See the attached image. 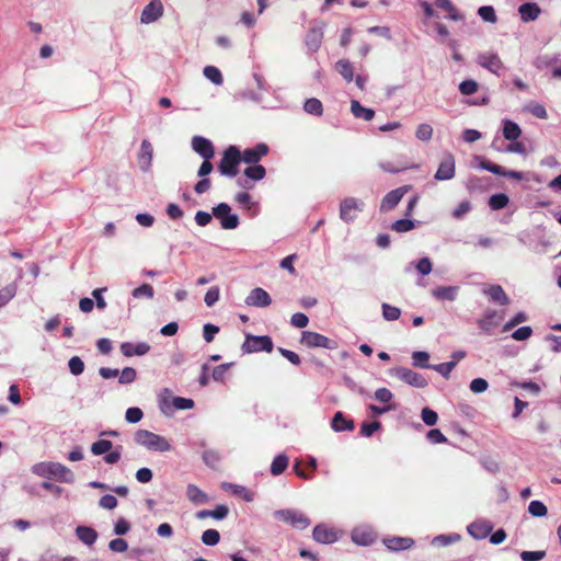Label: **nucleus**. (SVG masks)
<instances>
[{
    "instance_id": "f257e3e1",
    "label": "nucleus",
    "mask_w": 561,
    "mask_h": 561,
    "mask_svg": "<svg viewBox=\"0 0 561 561\" xmlns=\"http://www.w3.org/2000/svg\"><path fill=\"white\" fill-rule=\"evenodd\" d=\"M134 439L137 445L151 451L167 453L172 449L170 440L148 430H138Z\"/></svg>"
},
{
    "instance_id": "f03ea898",
    "label": "nucleus",
    "mask_w": 561,
    "mask_h": 561,
    "mask_svg": "<svg viewBox=\"0 0 561 561\" xmlns=\"http://www.w3.org/2000/svg\"><path fill=\"white\" fill-rule=\"evenodd\" d=\"M33 472L39 477L47 479H57L62 482H73L72 472L58 462H39L33 467Z\"/></svg>"
},
{
    "instance_id": "7ed1b4c3",
    "label": "nucleus",
    "mask_w": 561,
    "mask_h": 561,
    "mask_svg": "<svg viewBox=\"0 0 561 561\" xmlns=\"http://www.w3.org/2000/svg\"><path fill=\"white\" fill-rule=\"evenodd\" d=\"M241 162V152L236 146L228 147L218 163L219 172L225 176H236Z\"/></svg>"
},
{
    "instance_id": "20e7f679",
    "label": "nucleus",
    "mask_w": 561,
    "mask_h": 561,
    "mask_svg": "<svg viewBox=\"0 0 561 561\" xmlns=\"http://www.w3.org/2000/svg\"><path fill=\"white\" fill-rule=\"evenodd\" d=\"M477 62L480 67L486 69L491 73L500 77L504 70L505 65L499 54L493 51L480 53L477 56Z\"/></svg>"
},
{
    "instance_id": "39448f33",
    "label": "nucleus",
    "mask_w": 561,
    "mask_h": 561,
    "mask_svg": "<svg viewBox=\"0 0 561 561\" xmlns=\"http://www.w3.org/2000/svg\"><path fill=\"white\" fill-rule=\"evenodd\" d=\"M342 536V531L327 524H318L312 530V539L320 545L335 543Z\"/></svg>"
},
{
    "instance_id": "423d86ee",
    "label": "nucleus",
    "mask_w": 561,
    "mask_h": 561,
    "mask_svg": "<svg viewBox=\"0 0 561 561\" xmlns=\"http://www.w3.org/2000/svg\"><path fill=\"white\" fill-rule=\"evenodd\" d=\"M242 350L245 353H255L265 351L267 353L273 350L272 339L267 335H247V339L242 345Z\"/></svg>"
},
{
    "instance_id": "0eeeda50",
    "label": "nucleus",
    "mask_w": 561,
    "mask_h": 561,
    "mask_svg": "<svg viewBox=\"0 0 561 561\" xmlns=\"http://www.w3.org/2000/svg\"><path fill=\"white\" fill-rule=\"evenodd\" d=\"M213 215L220 221L224 229H234L239 225V218L231 211V207L226 203L218 204L213 209Z\"/></svg>"
},
{
    "instance_id": "6e6552de",
    "label": "nucleus",
    "mask_w": 561,
    "mask_h": 561,
    "mask_svg": "<svg viewBox=\"0 0 561 561\" xmlns=\"http://www.w3.org/2000/svg\"><path fill=\"white\" fill-rule=\"evenodd\" d=\"M275 517L290 526L305 529L310 525V520L300 512L295 510H279L274 513Z\"/></svg>"
},
{
    "instance_id": "1a4fd4ad",
    "label": "nucleus",
    "mask_w": 561,
    "mask_h": 561,
    "mask_svg": "<svg viewBox=\"0 0 561 561\" xmlns=\"http://www.w3.org/2000/svg\"><path fill=\"white\" fill-rule=\"evenodd\" d=\"M392 374L398 377L403 382L415 387V388H425L427 386V380L420 374L405 368V367H396L392 369Z\"/></svg>"
},
{
    "instance_id": "9d476101",
    "label": "nucleus",
    "mask_w": 561,
    "mask_h": 561,
    "mask_svg": "<svg viewBox=\"0 0 561 561\" xmlns=\"http://www.w3.org/2000/svg\"><path fill=\"white\" fill-rule=\"evenodd\" d=\"M163 12L161 0H150L140 14V22L146 25L154 23L163 15Z\"/></svg>"
},
{
    "instance_id": "9b49d317",
    "label": "nucleus",
    "mask_w": 561,
    "mask_h": 561,
    "mask_svg": "<svg viewBox=\"0 0 561 561\" xmlns=\"http://www.w3.org/2000/svg\"><path fill=\"white\" fill-rule=\"evenodd\" d=\"M363 203L356 198L348 197L341 202L340 217L344 221H353L362 210Z\"/></svg>"
},
{
    "instance_id": "f8f14e48",
    "label": "nucleus",
    "mask_w": 561,
    "mask_h": 561,
    "mask_svg": "<svg viewBox=\"0 0 561 561\" xmlns=\"http://www.w3.org/2000/svg\"><path fill=\"white\" fill-rule=\"evenodd\" d=\"M300 342L310 348H314V347L333 348L331 341L327 336H324L320 333H317V332H312V331H304L301 333Z\"/></svg>"
},
{
    "instance_id": "ddd939ff",
    "label": "nucleus",
    "mask_w": 561,
    "mask_h": 561,
    "mask_svg": "<svg viewBox=\"0 0 561 561\" xmlns=\"http://www.w3.org/2000/svg\"><path fill=\"white\" fill-rule=\"evenodd\" d=\"M468 533L477 540L485 539L493 530V524L486 519H477L468 527Z\"/></svg>"
},
{
    "instance_id": "4468645a",
    "label": "nucleus",
    "mask_w": 561,
    "mask_h": 561,
    "mask_svg": "<svg viewBox=\"0 0 561 561\" xmlns=\"http://www.w3.org/2000/svg\"><path fill=\"white\" fill-rule=\"evenodd\" d=\"M456 172V162L455 158L451 154H446L444 160L440 162L436 173L435 179L437 181H448L455 176Z\"/></svg>"
},
{
    "instance_id": "2eb2a0df",
    "label": "nucleus",
    "mask_w": 561,
    "mask_h": 561,
    "mask_svg": "<svg viewBox=\"0 0 561 561\" xmlns=\"http://www.w3.org/2000/svg\"><path fill=\"white\" fill-rule=\"evenodd\" d=\"M352 541L357 546H368L376 539L374 530L368 526H358L352 530Z\"/></svg>"
},
{
    "instance_id": "dca6fc26",
    "label": "nucleus",
    "mask_w": 561,
    "mask_h": 561,
    "mask_svg": "<svg viewBox=\"0 0 561 561\" xmlns=\"http://www.w3.org/2000/svg\"><path fill=\"white\" fill-rule=\"evenodd\" d=\"M192 147L195 152H197L201 157H203L205 160H210L214 154V146L210 140L201 137L195 136L192 139Z\"/></svg>"
},
{
    "instance_id": "f3484780",
    "label": "nucleus",
    "mask_w": 561,
    "mask_h": 561,
    "mask_svg": "<svg viewBox=\"0 0 561 561\" xmlns=\"http://www.w3.org/2000/svg\"><path fill=\"white\" fill-rule=\"evenodd\" d=\"M268 147L265 144H257L253 148L245 149L241 153V161L248 164H257L259 160L266 156Z\"/></svg>"
},
{
    "instance_id": "a211bd4d",
    "label": "nucleus",
    "mask_w": 561,
    "mask_h": 561,
    "mask_svg": "<svg viewBox=\"0 0 561 561\" xmlns=\"http://www.w3.org/2000/svg\"><path fill=\"white\" fill-rule=\"evenodd\" d=\"M153 159V149L149 140L144 139L138 153V163L144 172H148L151 168Z\"/></svg>"
},
{
    "instance_id": "6ab92c4d",
    "label": "nucleus",
    "mask_w": 561,
    "mask_h": 561,
    "mask_svg": "<svg viewBox=\"0 0 561 561\" xmlns=\"http://www.w3.org/2000/svg\"><path fill=\"white\" fill-rule=\"evenodd\" d=\"M408 191L409 186H402L389 192L381 202L380 210L388 211L394 208Z\"/></svg>"
},
{
    "instance_id": "aec40b11",
    "label": "nucleus",
    "mask_w": 561,
    "mask_h": 561,
    "mask_svg": "<svg viewBox=\"0 0 561 561\" xmlns=\"http://www.w3.org/2000/svg\"><path fill=\"white\" fill-rule=\"evenodd\" d=\"M272 302V299L266 290L256 287L251 290L250 295L245 299L248 306L254 307H267Z\"/></svg>"
},
{
    "instance_id": "412c9836",
    "label": "nucleus",
    "mask_w": 561,
    "mask_h": 561,
    "mask_svg": "<svg viewBox=\"0 0 561 561\" xmlns=\"http://www.w3.org/2000/svg\"><path fill=\"white\" fill-rule=\"evenodd\" d=\"M234 199L251 216H256L260 213V203L254 201L249 193L240 192L234 196Z\"/></svg>"
},
{
    "instance_id": "4be33fe9",
    "label": "nucleus",
    "mask_w": 561,
    "mask_h": 561,
    "mask_svg": "<svg viewBox=\"0 0 561 561\" xmlns=\"http://www.w3.org/2000/svg\"><path fill=\"white\" fill-rule=\"evenodd\" d=\"M483 294L486 295L493 302L505 306L510 304V298L500 285H490L483 288Z\"/></svg>"
},
{
    "instance_id": "5701e85b",
    "label": "nucleus",
    "mask_w": 561,
    "mask_h": 561,
    "mask_svg": "<svg viewBox=\"0 0 561 561\" xmlns=\"http://www.w3.org/2000/svg\"><path fill=\"white\" fill-rule=\"evenodd\" d=\"M520 20L525 23L535 21L539 18L541 9L535 2H526L518 8Z\"/></svg>"
},
{
    "instance_id": "b1692460",
    "label": "nucleus",
    "mask_w": 561,
    "mask_h": 561,
    "mask_svg": "<svg viewBox=\"0 0 561 561\" xmlns=\"http://www.w3.org/2000/svg\"><path fill=\"white\" fill-rule=\"evenodd\" d=\"M149 350H150V346L145 342H141L138 344L125 342V343L121 344V351H122L123 355L126 357H131L135 355L141 356V355L147 354L149 352Z\"/></svg>"
},
{
    "instance_id": "393cba45",
    "label": "nucleus",
    "mask_w": 561,
    "mask_h": 561,
    "mask_svg": "<svg viewBox=\"0 0 561 561\" xmlns=\"http://www.w3.org/2000/svg\"><path fill=\"white\" fill-rule=\"evenodd\" d=\"M383 543L391 551H401L411 548L414 540L409 537H393L385 539Z\"/></svg>"
},
{
    "instance_id": "a878e982",
    "label": "nucleus",
    "mask_w": 561,
    "mask_h": 561,
    "mask_svg": "<svg viewBox=\"0 0 561 561\" xmlns=\"http://www.w3.org/2000/svg\"><path fill=\"white\" fill-rule=\"evenodd\" d=\"M502 125H503V136L506 140L515 141L520 137L522 129L517 123L505 118L502 121Z\"/></svg>"
},
{
    "instance_id": "bb28decb",
    "label": "nucleus",
    "mask_w": 561,
    "mask_h": 561,
    "mask_svg": "<svg viewBox=\"0 0 561 561\" xmlns=\"http://www.w3.org/2000/svg\"><path fill=\"white\" fill-rule=\"evenodd\" d=\"M229 510L226 505L219 504L214 510H204L196 513L198 519L211 517L221 520L227 517Z\"/></svg>"
},
{
    "instance_id": "cd10ccee",
    "label": "nucleus",
    "mask_w": 561,
    "mask_h": 561,
    "mask_svg": "<svg viewBox=\"0 0 561 561\" xmlns=\"http://www.w3.org/2000/svg\"><path fill=\"white\" fill-rule=\"evenodd\" d=\"M332 430L335 432L352 431L354 423L347 420L342 412H336L332 419Z\"/></svg>"
},
{
    "instance_id": "c85d7f7f",
    "label": "nucleus",
    "mask_w": 561,
    "mask_h": 561,
    "mask_svg": "<svg viewBox=\"0 0 561 561\" xmlns=\"http://www.w3.org/2000/svg\"><path fill=\"white\" fill-rule=\"evenodd\" d=\"M187 497L196 505L209 502L208 495L194 484H188L186 489Z\"/></svg>"
},
{
    "instance_id": "c756f323",
    "label": "nucleus",
    "mask_w": 561,
    "mask_h": 561,
    "mask_svg": "<svg viewBox=\"0 0 561 561\" xmlns=\"http://www.w3.org/2000/svg\"><path fill=\"white\" fill-rule=\"evenodd\" d=\"M351 112L357 118H363L364 121H371L375 116V112L371 108L364 107L358 101L353 100L351 102Z\"/></svg>"
},
{
    "instance_id": "7c9ffc66",
    "label": "nucleus",
    "mask_w": 561,
    "mask_h": 561,
    "mask_svg": "<svg viewBox=\"0 0 561 561\" xmlns=\"http://www.w3.org/2000/svg\"><path fill=\"white\" fill-rule=\"evenodd\" d=\"M77 537L85 545L91 546L96 541L98 533L88 526H78L76 528Z\"/></svg>"
},
{
    "instance_id": "2f4dec72",
    "label": "nucleus",
    "mask_w": 561,
    "mask_h": 561,
    "mask_svg": "<svg viewBox=\"0 0 561 561\" xmlns=\"http://www.w3.org/2000/svg\"><path fill=\"white\" fill-rule=\"evenodd\" d=\"M176 397H173L171 394V391L169 389H163L159 394V405L162 413L165 415H170L173 413V405H172V399H175Z\"/></svg>"
},
{
    "instance_id": "473e14b6",
    "label": "nucleus",
    "mask_w": 561,
    "mask_h": 561,
    "mask_svg": "<svg viewBox=\"0 0 561 561\" xmlns=\"http://www.w3.org/2000/svg\"><path fill=\"white\" fill-rule=\"evenodd\" d=\"M458 293L457 286H445L439 287L433 290L432 295L438 300H449L453 301L456 299Z\"/></svg>"
},
{
    "instance_id": "72a5a7b5",
    "label": "nucleus",
    "mask_w": 561,
    "mask_h": 561,
    "mask_svg": "<svg viewBox=\"0 0 561 561\" xmlns=\"http://www.w3.org/2000/svg\"><path fill=\"white\" fill-rule=\"evenodd\" d=\"M222 486L232 494L242 497L245 502H251L253 500L252 493L243 485L225 483Z\"/></svg>"
},
{
    "instance_id": "f704fd0d",
    "label": "nucleus",
    "mask_w": 561,
    "mask_h": 561,
    "mask_svg": "<svg viewBox=\"0 0 561 561\" xmlns=\"http://www.w3.org/2000/svg\"><path fill=\"white\" fill-rule=\"evenodd\" d=\"M243 174L248 180L261 181L265 178L266 171L261 164H252L244 170Z\"/></svg>"
},
{
    "instance_id": "c9c22d12",
    "label": "nucleus",
    "mask_w": 561,
    "mask_h": 561,
    "mask_svg": "<svg viewBox=\"0 0 561 561\" xmlns=\"http://www.w3.org/2000/svg\"><path fill=\"white\" fill-rule=\"evenodd\" d=\"M16 291L18 287L15 284H9L0 289V309L15 297Z\"/></svg>"
},
{
    "instance_id": "e433bc0d",
    "label": "nucleus",
    "mask_w": 561,
    "mask_h": 561,
    "mask_svg": "<svg viewBox=\"0 0 561 561\" xmlns=\"http://www.w3.org/2000/svg\"><path fill=\"white\" fill-rule=\"evenodd\" d=\"M336 70L347 81L351 82L354 79V71L351 62L346 59H341L335 64Z\"/></svg>"
},
{
    "instance_id": "4c0bfd02",
    "label": "nucleus",
    "mask_w": 561,
    "mask_h": 561,
    "mask_svg": "<svg viewBox=\"0 0 561 561\" xmlns=\"http://www.w3.org/2000/svg\"><path fill=\"white\" fill-rule=\"evenodd\" d=\"M433 134L434 129L428 123H421L416 126L415 137L421 141H430L433 137Z\"/></svg>"
},
{
    "instance_id": "58836bf2",
    "label": "nucleus",
    "mask_w": 561,
    "mask_h": 561,
    "mask_svg": "<svg viewBox=\"0 0 561 561\" xmlns=\"http://www.w3.org/2000/svg\"><path fill=\"white\" fill-rule=\"evenodd\" d=\"M323 33L320 30H311L306 39L307 46L316 51L319 49L321 42H322Z\"/></svg>"
},
{
    "instance_id": "ea45409f",
    "label": "nucleus",
    "mask_w": 561,
    "mask_h": 561,
    "mask_svg": "<svg viewBox=\"0 0 561 561\" xmlns=\"http://www.w3.org/2000/svg\"><path fill=\"white\" fill-rule=\"evenodd\" d=\"M204 76L214 84L221 85L224 82L220 70L215 66H206L203 70Z\"/></svg>"
},
{
    "instance_id": "a19ab883",
    "label": "nucleus",
    "mask_w": 561,
    "mask_h": 561,
    "mask_svg": "<svg viewBox=\"0 0 561 561\" xmlns=\"http://www.w3.org/2000/svg\"><path fill=\"white\" fill-rule=\"evenodd\" d=\"M304 110L311 115L321 116L323 106L320 100L316 98L308 99L304 104Z\"/></svg>"
},
{
    "instance_id": "79ce46f5",
    "label": "nucleus",
    "mask_w": 561,
    "mask_h": 561,
    "mask_svg": "<svg viewBox=\"0 0 561 561\" xmlns=\"http://www.w3.org/2000/svg\"><path fill=\"white\" fill-rule=\"evenodd\" d=\"M436 4L449 13V19L454 21H460L463 19V15L456 10L450 0H436Z\"/></svg>"
},
{
    "instance_id": "37998d69",
    "label": "nucleus",
    "mask_w": 561,
    "mask_h": 561,
    "mask_svg": "<svg viewBox=\"0 0 561 561\" xmlns=\"http://www.w3.org/2000/svg\"><path fill=\"white\" fill-rule=\"evenodd\" d=\"M287 466H288V458L285 455H278L274 458V460L271 465V473L273 476H278L282 472H284V470L287 468Z\"/></svg>"
},
{
    "instance_id": "c03bdc74",
    "label": "nucleus",
    "mask_w": 561,
    "mask_h": 561,
    "mask_svg": "<svg viewBox=\"0 0 561 561\" xmlns=\"http://www.w3.org/2000/svg\"><path fill=\"white\" fill-rule=\"evenodd\" d=\"M430 354L425 351H416L412 353L413 365L421 368H432L428 364Z\"/></svg>"
},
{
    "instance_id": "a18cd8bd",
    "label": "nucleus",
    "mask_w": 561,
    "mask_h": 561,
    "mask_svg": "<svg viewBox=\"0 0 561 561\" xmlns=\"http://www.w3.org/2000/svg\"><path fill=\"white\" fill-rule=\"evenodd\" d=\"M153 295H154L153 287L150 284H142V285L136 287L131 291V296L135 299H139V298L151 299L153 297Z\"/></svg>"
},
{
    "instance_id": "49530a36",
    "label": "nucleus",
    "mask_w": 561,
    "mask_h": 561,
    "mask_svg": "<svg viewBox=\"0 0 561 561\" xmlns=\"http://www.w3.org/2000/svg\"><path fill=\"white\" fill-rule=\"evenodd\" d=\"M508 196L506 194H494L489 199V205L492 209L499 210L508 205Z\"/></svg>"
},
{
    "instance_id": "de8ad7c7",
    "label": "nucleus",
    "mask_w": 561,
    "mask_h": 561,
    "mask_svg": "<svg viewBox=\"0 0 561 561\" xmlns=\"http://www.w3.org/2000/svg\"><path fill=\"white\" fill-rule=\"evenodd\" d=\"M478 14L484 22L494 24L497 21L495 10L492 5L480 7Z\"/></svg>"
},
{
    "instance_id": "09e8293b",
    "label": "nucleus",
    "mask_w": 561,
    "mask_h": 561,
    "mask_svg": "<svg viewBox=\"0 0 561 561\" xmlns=\"http://www.w3.org/2000/svg\"><path fill=\"white\" fill-rule=\"evenodd\" d=\"M382 317L387 321L398 320L401 316V310L398 307L391 306L389 304H382Z\"/></svg>"
},
{
    "instance_id": "8fccbe9b",
    "label": "nucleus",
    "mask_w": 561,
    "mask_h": 561,
    "mask_svg": "<svg viewBox=\"0 0 561 561\" xmlns=\"http://www.w3.org/2000/svg\"><path fill=\"white\" fill-rule=\"evenodd\" d=\"M112 442L107 439H101L92 444V454L99 456L108 453L112 449Z\"/></svg>"
},
{
    "instance_id": "3c124183",
    "label": "nucleus",
    "mask_w": 561,
    "mask_h": 561,
    "mask_svg": "<svg viewBox=\"0 0 561 561\" xmlns=\"http://www.w3.org/2000/svg\"><path fill=\"white\" fill-rule=\"evenodd\" d=\"M220 540V535L216 529H207L202 535V541L206 546H216Z\"/></svg>"
},
{
    "instance_id": "603ef678",
    "label": "nucleus",
    "mask_w": 561,
    "mask_h": 561,
    "mask_svg": "<svg viewBox=\"0 0 561 561\" xmlns=\"http://www.w3.org/2000/svg\"><path fill=\"white\" fill-rule=\"evenodd\" d=\"M528 512L535 517H543L547 515V507L540 501H531L528 506Z\"/></svg>"
},
{
    "instance_id": "864d4df0",
    "label": "nucleus",
    "mask_w": 561,
    "mask_h": 561,
    "mask_svg": "<svg viewBox=\"0 0 561 561\" xmlns=\"http://www.w3.org/2000/svg\"><path fill=\"white\" fill-rule=\"evenodd\" d=\"M527 320V314L524 311H519L515 313L504 325L503 331L507 332L512 330L515 325L523 323Z\"/></svg>"
},
{
    "instance_id": "5fc2aeb1",
    "label": "nucleus",
    "mask_w": 561,
    "mask_h": 561,
    "mask_svg": "<svg viewBox=\"0 0 561 561\" xmlns=\"http://www.w3.org/2000/svg\"><path fill=\"white\" fill-rule=\"evenodd\" d=\"M375 399L385 405L392 404L393 394L387 388H378L375 391Z\"/></svg>"
},
{
    "instance_id": "6e6d98bb",
    "label": "nucleus",
    "mask_w": 561,
    "mask_h": 561,
    "mask_svg": "<svg viewBox=\"0 0 561 561\" xmlns=\"http://www.w3.org/2000/svg\"><path fill=\"white\" fill-rule=\"evenodd\" d=\"M455 367H456V360H450V362H446V363H442V364L432 366V368L435 371H437L445 378L449 377L450 373L454 370Z\"/></svg>"
},
{
    "instance_id": "4d7b16f0",
    "label": "nucleus",
    "mask_w": 561,
    "mask_h": 561,
    "mask_svg": "<svg viewBox=\"0 0 561 561\" xmlns=\"http://www.w3.org/2000/svg\"><path fill=\"white\" fill-rule=\"evenodd\" d=\"M144 417V413L139 408H128L125 413V419L130 424L139 423Z\"/></svg>"
},
{
    "instance_id": "13d9d810",
    "label": "nucleus",
    "mask_w": 561,
    "mask_h": 561,
    "mask_svg": "<svg viewBox=\"0 0 561 561\" xmlns=\"http://www.w3.org/2000/svg\"><path fill=\"white\" fill-rule=\"evenodd\" d=\"M118 376L121 383L128 385L136 380L137 371L133 367H125Z\"/></svg>"
},
{
    "instance_id": "bf43d9fd",
    "label": "nucleus",
    "mask_w": 561,
    "mask_h": 561,
    "mask_svg": "<svg viewBox=\"0 0 561 561\" xmlns=\"http://www.w3.org/2000/svg\"><path fill=\"white\" fill-rule=\"evenodd\" d=\"M68 366H69L71 374H73L75 376L81 375L84 370V363L78 356L71 357L69 359Z\"/></svg>"
},
{
    "instance_id": "052dcab7",
    "label": "nucleus",
    "mask_w": 561,
    "mask_h": 561,
    "mask_svg": "<svg viewBox=\"0 0 561 561\" xmlns=\"http://www.w3.org/2000/svg\"><path fill=\"white\" fill-rule=\"evenodd\" d=\"M421 417H422V421L428 426L435 425L438 420L437 413L430 408L422 409Z\"/></svg>"
},
{
    "instance_id": "680f3d73",
    "label": "nucleus",
    "mask_w": 561,
    "mask_h": 561,
    "mask_svg": "<svg viewBox=\"0 0 561 561\" xmlns=\"http://www.w3.org/2000/svg\"><path fill=\"white\" fill-rule=\"evenodd\" d=\"M414 227V221L410 219H399L392 224V229L397 232H407L412 230Z\"/></svg>"
},
{
    "instance_id": "e2e57ef3",
    "label": "nucleus",
    "mask_w": 561,
    "mask_h": 561,
    "mask_svg": "<svg viewBox=\"0 0 561 561\" xmlns=\"http://www.w3.org/2000/svg\"><path fill=\"white\" fill-rule=\"evenodd\" d=\"M219 296H220L219 287H217V286L210 287L205 294V297H204L205 304L208 307L214 306L219 300Z\"/></svg>"
},
{
    "instance_id": "0e129e2a",
    "label": "nucleus",
    "mask_w": 561,
    "mask_h": 561,
    "mask_svg": "<svg viewBox=\"0 0 561 561\" xmlns=\"http://www.w3.org/2000/svg\"><path fill=\"white\" fill-rule=\"evenodd\" d=\"M459 91L465 95H471L478 91V83L472 79L465 80L459 84Z\"/></svg>"
},
{
    "instance_id": "69168bd1",
    "label": "nucleus",
    "mask_w": 561,
    "mask_h": 561,
    "mask_svg": "<svg viewBox=\"0 0 561 561\" xmlns=\"http://www.w3.org/2000/svg\"><path fill=\"white\" fill-rule=\"evenodd\" d=\"M415 268L422 276H426L432 272L433 265L431 260L425 256L419 260V262L415 264Z\"/></svg>"
},
{
    "instance_id": "338daca9",
    "label": "nucleus",
    "mask_w": 561,
    "mask_h": 561,
    "mask_svg": "<svg viewBox=\"0 0 561 561\" xmlns=\"http://www.w3.org/2000/svg\"><path fill=\"white\" fill-rule=\"evenodd\" d=\"M533 334V329L528 325L518 328L512 333V337L515 341H526L528 340Z\"/></svg>"
},
{
    "instance_id": "774afa93",
    "label": "nucleus",
    "mask_w": 561,
    "mask_h": 561,
    "mask_svg": "<svg viewBox=\"0 0 561 561\" xmlns=\"http://www.w3.org/2000/svg\"><path fill=\"white\" fill-rule=\"evenodd\" d=\"M546 557V552L539 551H523L520 558L523 561H540Z\"/></svg>"
}]
</instances>
